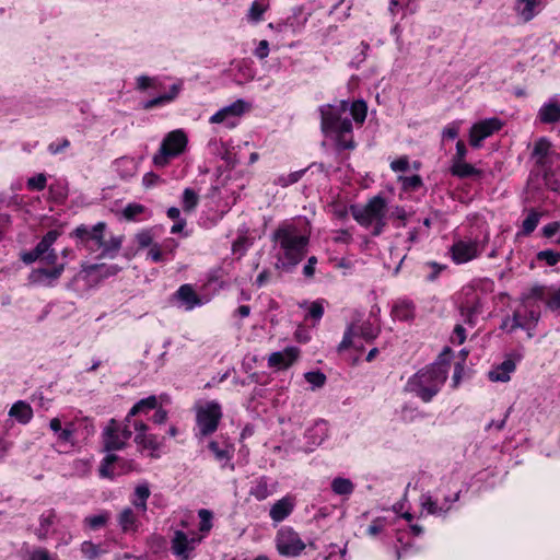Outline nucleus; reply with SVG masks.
Here are the masks:
<instances>
[{
  "label": "nucleus",
  "mask_w": 560,
  "mask_h": 560,
  "mask_svg": "<svg viewBox=\"0 0 560 560\" xmlns=\"http://www.w3.org/2000/svg\"><path fill=\"white\" fill-rule=\"evenodd\" d=\"M272 241L279 248L276 267L291 271L305 257L310 238L294 224L283 223L275 230Z\"/></svg>",
  "instance_id": "1"
},
{
  "label": "nucleus",
  "mask_w": 560,
  "mask_h": 560,
  "mask_svg": "<svg viewBox=\"0 0 560 560\" xmlns=\"http://www.w3.org/2000/svg\"><path fill=\"white\" fill-rule=\"evenodd\" d=\"M106 228L105 222H98L93 226L81 224L73 230L71 235L78 240V245L88 252L95 253L101 250V258H114L121 248L122 237L110 236L106 240Z\"/></svg>",
  "instance_id": "2"
},
{
  "label": "nucleus",
  "mask_w": 560,
  "mask_h": 560,
  "mask_svg": "<svg viewBox=\"0 0 560 560\" xmlns=\"http://www.w3.org/2000/svg\"><path fill=\"white\" fill-rule=\"evenodd\" d=\"M447 373L448 369L445 363H434L415 374L409 380L407 388L428 402L439 393L447 378Z\"/></svg>",
  "instance_id": "3"
},
{
  "label": "nucleus",
  "mask_w": 560,
  "mask_h": 560,
  "mask_svg": "<svg viewBox=\"0 0 560 560\" xmlns=\"http://www.w3.org/2000/svg\"><path fill=\"white\" fill-rule=\"evenodd\" d=\"M348 102L341 101L339 105H324L319 108L320 125L324 133L352 132V122L342 115L348 110Z\"/></svg>",
  "instance_id": "4"
},
{
  "label": "nucleus",
  "mask_w": 560,
  "mask_h": 560,
  "mask_svg": "<svg viewBox=\"0 0 560 560\" xmlns=\"http://www.w3.org/2000/svg\"><path fill=\"white\" fill-rule=\"evenodd\" d=\"M187 145V137L182 130H174L163 139L160 150L153 156V164L164 167L170 160L182 154Z\"/></svg>",
  "instance_id": "5"
},
{
  "label": "nucleus",
  "mask_w": 560,
  "mask_h": 560,
  "mask_svg": "<svg viewBox=\"0 0 560 560\" xmlns=\"http://www.w3.org/2000/svg\"><path fill=\"white\" fill-rule=\"evenodd\" d=\"M386 200L381 196H375L363 207L351 206L350 212L358 223L370 226L374 221L386 217Z\"/></svg>",
  "instance_id": "6"
},
{
  "label": "nucleus",
  "mask_w": 560,
  "mask_h": 560,
  "mask_svg": "<svg viewBox=\"0 0 560 560\" xmlns=\"http://www.w3.org/2000/svg\"><path fill=\"white\" fill-rule=\"evenodd\" d=\"M222 418L221 406L217 401H208L197 408L196 420L199 432L207 436L217 431Z\"/></svg>",
  "instance_id": "7"
},
{
  "label": "nucleus",
  "mask_w": 560,
  "mask_h": 560,
  "mask_svg": "<svg viewBox=\"0 0 560 560\" xmlns=\"http://www.w3.org/2000/svg\"><path fill=\"white\" fill-rule=\"evenodd\" d=\"M132 433L127 425L120 429L115 419H110L103 432V447L106 452L118 451L126 446Z\"/></svg>",
  "instance_id": "8"
},
{
  "label": "nucleus",
  "mask_w": 560,
  "mask_h": 560,
  "mask_svg": "<svg viewBox=\"0 0 560 560\" xmlns=\"http://www.w3.org/2000/svg\"><path fill=\"white\" fill-rule=\"evenodd\" d=\"M478 240H459L451 246L452 259L456 264H465L477 258L483 250L485 244Z\"/></svg>",
  "instance_id": "9"
},
{
  "label": "nucleus",
  "mask_w": 560,
  "mask_h": 560,
  "mask_svg": "<svg viewBox=\"0 0 560 560\" xmlns=\"http://www.w3.org/2000/svg\"><path fill=\"white\" fill-rule=\"evenodd\" d=\"M276 542L278 551L283 556H298L305 548L299 534L290 527H283L278 532Z\"/></svg>",
  "instance_id": "10"
},
{
  "label": "nucleus",
  "mask_w": 560,
  "mask_h": 560,
  "mask_svg": "<svg viewBox=\"0 0 560 560\" xmlns=\"http://www.w3.org/2000/svg\"><path fill=\"white\" fill-rule=\"evenodd\" d=\"M502 122L498 118H489L475 124L469 133V143L474 148H479L482 140L490 137L493 132L499 131Z\"/></svg>",
  "instance_id": "11"
},
{
  "label": "nucleus",
  "mask_w": 560,
  "mask_h": 560,
  "mask_svg": "<svg viewBox=\"0 0 560 560\" xmlns=\"http://www.w3.org/2000/svg\"><path fill=\"white\" fill-rule=\"evenodd\" d=\"M199 541L200 538L192 537L189 539L184 532L176 530L172 539V551L180 560H189V552L195 549L196 544Z\"/></svg>",
  "instance_id": "12"
},
{
  "label": "nucleus",
  "mask_w": 560,
  "mask_h": 560,
  "mask_svg": "<svg viewBox=\"0 0 560 560\" xmlns=\"http://www.w3.org/2000/svg\"><path fill=\"white\" fill-rule=\"evenodd\" d=\"M65 270V265L59 264L52 269L37 268L30 273V281L35 284L51 285L58 280Z\"/></svg>",
  "instance_id": "13"
},
{
  "label": "nucleus",
  "mask_w": 560,
  "mask_h": 560,
  "mask_svg": "<svg viewBox=\"0 0 560 560\" xmlns=\"http://www.w3.org/2000/svg\"><path fill=\"white\" fill-rule=\"evenodd\" d=\"M299 357V349L295 347H288L283 351L272 352L268 358V364L271 368L287 369Z\"/></svg>",
  "instance_id": "14"
},
{
  "label": "nucleus",
  "mask_w": 560,
  "mask_h": 560,
  "mask_svg": "<svg viewBox=\"0 0 560 560\" xmlns=\"http://www.w3.org/2000/svg\"><path fill=\"white\" fill-rule=\"evenodd\" d=\"M537 117L542 124H556L560 120V98L551 97L538 110Z\"/></svg>",
  "instance_id": "15"
},
{
  "label": "nucleus",
  "mask_w": 560,
  "mask_h": 560,
  "mask_svg": "<svg viewBox=\"0 0 560 560\" xmlns=\"http://www.w3.org/2000/svg\"><path fill=\"white\" fill-rule=\"evenodd\" d=\"M294 500L290 497L278 500L270 509L269 515L272 521L281 522L293 511Z\"/></svg>",
  "instance_id": "16"
},
{
  "label": "nucleus",
  "mask_w": 560,
  "mask_h": 560,
  "mask_svg": "<svg viewBox=\"0 0 560 560\" xmlns=\"http://www.w3.org/2000/svg\"><path fill=\"white\" fill-rule=\"evenodd\" d=\"M451 173L458 178H479L483 175V171L476 168L466 161L453 163Z\"/></svg>",
  "instance_id": "17"
},
{
  "label": "nucleus",
  "mask_w": 560,
  "mask_h": 560,
  "mask_svg": "<svg viewBox=\"0 0 560 560\" xmlns=\"http://www.w3.org/2000/svg\"><path fill=\"white\" fill-rule=\"evenodd\" d=\"M118 524L124 533H129L136 532L140 522L131 508H125L118 515Z\"/></svg>",
  "instance_id": "18"
},
{
  "label": "nucleus",
  "mask_w": 560,
  "mask_h": 560,
  "mask_svg": "<svg viewBox=\"0 0 560 560\" xmlns=\"http://www.w3.org/2000/svg\"><path fill=\"white\" fill-rule=\"evenodd\" d=\"M176 296L180 300L187 310H192L195 306L201 304L200 298L196 294L190 284H183L176 292Z\"/></svg>",
  "instance_id": "19"
},
{
  "label": "nucleus",
  "mask_w": 560,
  "mask_h": 560,
  "mask_svg": "<svg viewBox=\"0 0 560 560\" xmlns=\"http://www.w3.org/2000/svg\"><path fill=\"white\" fill-rule=\"evenodd\" d=\"M514 370L515 363L512 360H505L495 370L489 372V378L492 382H508Z\"/></svg>",
  "instance_id": "20"
},
{
  "label": "nucleus",
  "mask_w": 560,
  "mask_h": 560,
  "mask_svg": "<svg viewBox=\"0 0 560 560\" xmlns=\"http://www.w3.org/2000/svg\"><path fill=\"white\" fill-rule=\"evenodd\" d=\"M541 0H517L516 12L524 22L530 21L535 16V8Z\"/></svg>",
  "instance_id": "21"
},
{
  "label": "nucleus",
  "mask_w": 560,
  "mask_h": 560,
  "mask_svg": "<svg viewBox=\"0 0 560 560\" xmlns=\"http://www.w3.org/2000/svg\"><path fill=\"white\" fill-rule=\"evenodd\" d=\"M9 415L22 423H27L32 419L33 410L28 404L20 400L11 407Z\"/></svg>",
  "instance_id": "22"
},
{
  "label": "nucleus",
  "mask_w": 560,
  "mask_h": 560,
  "mask_svg": "<svg viewBox=\"0 0 560 560\" xmlns=\"http://www.w3.org/2000/svg\"><path fill=\"white\" fill-rule=\"evenodd\" d=\"M56 514L49 511L47 514H42L39 517V526L36 529V536L39 540H45L48 536L50 527L54 525Z\"/></svg>",
  "instance_id": "23"
},
{
  "label": "nucleus",
  "mask_w": 560,
  "mask_h": 560,
  "mask_svg": "<svg viewBox=\"0 0 560 560\" xmlns=\"http://www.w3.org/2000/svg\"><path fill=\"white\" fill-rule=\"evenodd\" d=\"M136 499L132 501L135 508L140 512L147 511V500L150 497V489L148 485H139L135 489Z\"/></svg>",
  "instance_id": "24"
},
{
  "label": "nucleus",
  "mask_w": 560,
  "mask_h": 560,
  "mask_svg": "<svg viewBox=\"0 0 560 560\" xmlns=\"http://www.w3.org/2000/svg\"><path fill=\"white\" fill-rule=\"evenodd\" d=\"M413 305L409 302H400L393 307L392 314L396 319L410 320L413 318Z\"/></svg>",
  "instance_id": "25"
},
{
  "label": "nucleus",
  "mask_w": 560,
  "mask_h": 560,
  "mask_svg": "<svg viewBox=\"0 0 560 560\" xmlns=\"http://www.w3.org/2000/svg\"><path fill=\"white\" fill-rule=\"evenodd\" d=\"M551 143L546 138H540L536 141L533 150V158L536 159V163L542 165L547 158Z\"/></svg>",
  "instance_id": "26"
},
{
  "label": "nucleus",
  "mask_w": 560,
  "mask_h": 560,
  "mask_svg": "<svg viewBox=\"0 0 560 560\" xmlns=\"http://www.w3.org/2000/svg\"><path fill=\"white\" fill-rule=\"evenodd\" d=\"M358 336L357 334V323H351L348 325L345 334H343V338L341 340V342L338 345L337 347V351L338 352H342L351 347H354V348H358L353 338Z\"/></svg>",
  "instance_id": "27"
},
{
  "label": "nucleus",
  "mask_w": 560,
  "mask_h": 560,
  "mask_svg": "<svg viewBox=\"0 0 560 560\" xmlns=\"http://www.w3.org/2000/svg\"><path fill=\"white\" fill-rule=\"evenodd\" d=\"M358 336L357 334V323H351L348 325L345 334H343V338L341 340V342L338 345L337 347V351L338 352H342L351 347H354V348H358L353 338Z\"/></svg>",
  "instance_id": "28"
},
{
  "label": "nucleus",
  "mask_w": 560,
  "mask_h": 560,
  "mask_svg": "<svg viewBox=\"0 0 560 560\" xmlns=\"http://www.w3.org/2000/svg\"><path fill=\"white\" fill-rule=\"evenodd\" d=\"M58 236H59L58 231H56V230L48 231L43 236L40 242L35 246V249L37 250V253L40 256H43L44 254L50 252L51 250L50 248H51L52 244L57 241Z\"/></svg>",
  "instance_id": "29"
},
{
  "label": "nucleus",
  "mask_w": 560,
  "mask_h": 560,
  "mask_svg": "<svg viewBox=\"0 0 560 560\" xmlns=\"http://www.w3.org/2000/svg\"><path fill=\"white\" fill-rule=\"evenodd\" d=\"M249 494L253 495L258 501L267 499L271 494V490L269 489L267 479L265 477L259 478L252 487Z\"/></svg>",
  "instance_id": "30"
},
{
  "label": "nucleus",
  "mask_w": 560,
  "mask_h": 560,
  "mask_svg": "<svg viewBox=\"0 0 560 560\" xmlns=\"http://www.w3.org/2000/svg\"><path fill=\"white\" fill-rule=\"evenodd\" d=\"M331 489L336 494L349 495L353 492L354 486L350 479L337 477L331 481Z\"/></svg>",
  "instance_id": "31"
},
{
  "label": "nucleus",
  "mask_w": 560,
  "mask_h": 560,
  "mask_svg": "<svg viewBox=\"0 0 560 560\" xmlns=\"http://www.w3.org/2000/svg\"><path fill=\"white\" fill-rule=\"evenodd\" d=\"M381 331L378 326H374L369 320L363 322L361 325L357 324V334L366 341L374 340Z\"/></svg>",
  "instance_id": "32"
},
{
  "label": "nucleus",
  "mask_w": 560,
  "mask_h": 560,
  "mask_svg": "<svg viewBox=\"0 0 560 560\" xmlns=\"http://www.w3.org/2000/svg\"><path fill=\"white\" fill-rule=\"evenodd\" d=\"M350 113L353 118V120L362 125L366 118L368 114V105L363 100H357L354 101L350 106Z\"/></svg>",
  "instance_id": "33"
},
{
  "label": "nucleus",
  "mask_w": 560,
  "mask_h": 560,
  "mask_svg": "<svg viewBox=\"0 0 560 560\" xmlns=\"http://www.w3.org/2000/svg\"><path fill=\"white\" fill-rule=\"evenodd\" d=\"M178 92H179V86L177 84H173L171 88V91L168 93L148 101L144 105V108H152L154 106H159L164 103L171 102L176 97Z\"/></svg>",
  "instance_id": "34"
},
{
  "label": "nucleus",
  "mask_w": 560,
  "mask_h": 560,
  "mask_svg": "<svg viewBox=\"0 0 560 560\" xmlns=\"http://www.w3.org/2000/svg\"><path fill=\"white\" fill-rule=\"evenodd\" d=\"M511 323V330H514L516 328H527V322L525 319L524 313L522 308H517L514 311L513 316L506 317L503 320L502 327H506Z\"/></svg>",
  "instance_id": "35"
},
{
  "label": "nucleus",
  "mask_w": 560,
  "mask_h": 560,
  "mask_svg": "<svg viewBox=\"0 0 560 560\" xmlns=\"http://www.w3.org/2000/svg\"><path fill=\"white\" fill-rule=\"evenodd\" d=\"M229 118L241 117L246 110L249 109V104L243 100H237L229 106L223 107Z\"/></svg>",
  "instance_id": "36"
},
{
  "label": "nucleus",
  "mask_w": 560,
  "mask_h": 560,
  "mask_svg": "<svg viewBox=\"0 0 560 560\" xmlns=\"http://www.w3.org/2000/svg\"><path fill=\"white\" fill-rule=\"evenodd\" d=\"M199 202V196L191 188H186L183 192V209L186 212L192 211Z\"/></svg>",
  "instance_id": "37"
},
{
  "label": "nucleus",
  "mask_w": 560,
  "mask_h": 560,
  "mask_svg": "<svg viewBox=\"0 0 560 560\" xmlns=\"http://www.w3.org/2000/svg\"><path fill=\"white\" fill-rule=\"evenodd\" d=\"M81 552L89 560H95L102 553H105L106 551L101 549V547L98 545H95L92 541H83L81 545Z\"/></svg>",
  "instance_id": "38"
},
{
  "label": "nucleus",
  "mask_w": 560,
  "mask_h": 560,
  "mask_svg": "<svg viewBox=\"0 0 560 560\" xmlns=\"http://www.w3.org/2000/svg\"><path fill=\"white\" fill-rule=\"evenodd\" d=\"M135 442L147 450L155 451L159 448V442L155 435L138 433L135 438Z\"/></svg>",
  "instance_id": "39"
},
{
  "label": "nucleus",
  "mask_w": 560,
  "mask_h": 560,
  "mask_svg": "<svg viewBox=\"0 0 560 560\" xmlns=\"http://www.w3.org/2000/svg\"><path fill=\"white\" fill-rule=\"evenodd\" d=\"M109 520L108 512H103L97 515L88 516L84 518V523L92 529H97L106 525Z\"/></svg>",
  "instance_id": "40"
},
{
  "label": "nucleus",
  "mask_w": 560,
  "mask_h": 560,
  "mask_svg": "<svg viewBox=\"0 0 560 560\" xmlns=\"http://www.w3.org/2000/svg\"><path fill=\"white\" fill-rule=\"evenodd\" d=\"M540 219V214L536 212L535 210H530L526 219L523 221L522 228L523 233L528 235L537 228L538 222Z\"/></svg>",
  "instance_id": "41"
},
{
  "label": "nucleus",
  "mask_w": 560,
  "mask_h": 560,
  "mask_svg": "<svg viewBox=\"0 0 560 560\" xmlns=\"http://www.w3.org/2000/svg\"><path fill=\"white\" fill-rule=\"evenodd\" d=\"M339 149L351 150L354 148V141L350 136L351 132H334Z\"/></svg>",
  "instance_id": "42"
},
{
  "label": "nucleus",
  "mask_w": 560,
  "mask_h": 560,
  "mask_svg": "<svg viewBox=\"0 0 560 560\" xmlns=\"http://www.w3.org/2000/svg\"><path fill=\"white\" fill-rule=\"evenodd\" d=\"M537 259L546 261L549 266H555L560 261V253L551 249L541 250L537 254Z\"/></svg>",
  "instance_id": "43"
},
{
  "label": "nucleus",
  "mask_w": 560,
  "mask_h": 560,
  "mask_svg": "<svg viewBox=\"0 0 560 560\" xmlns=\"http://www.w3.org/2000/svg\"><path fill=\"white\" fill-rule=\"evenodd\" d=\"M198 515L200 517L199 530L208 533L212 527V513L209 510L201 509Z\"/></svg>",
  "instance_id": "44"
},
{
  "label": "nucleus",
  "mask_w": 560,
  "mask_h": 560,
  "mask_svg": "<svg viewBox=\"0 0 560 560\" xmlns=\"http://www.w3.org/2000/svg\"><path fill=\"white\" fill-rule=\"evenodd\" d=\"M46 176L44 174H37L27 179V188L31 190L40 191L46 187Z\"/></svg>",
  "instance_id": "45"
},
{
  "label": "nucleus",
  "mask_w": 560,
  "mask_h": 560,
  "mask_svg": "<svg viewBox=\"0 0 560 560\" xmlns=\"http://www.w3.org/2000/svg\"><path fill=\"white\" fill-rule=\"evenodd\" d=\"M524 316L527 322V329L530 328V326H535L540 317V313L538 310H535L533 306L527 304V307H523Z\"/></svg>",
  "instance_id": "46"
},
{
  "label": "nucleus",
  "mask_w": 560,
  "mask_h": 560,
  "mask_svg": "<svg viewBox=\"0 0 560 560\" xmlns=\"http://www.w3.org/2000/svg\"><path fill=\"white\" fill-rule=\"evenodd\" d=\"M266 9H267L266 7H264L260 3H258L257 1H255L250 5L249 12H248V18L253 22H258L261 20L262 14L265 13Z\"/></svg>",
  "instance_id": "47"
},
{
  "label": "nucleus",
  "mask_w": 560,
  "mask_h": 560,
  "mask_svg": "<svg viewBox=\"0 0 560 560\" xmlns=\"http://www.w3.org/2000/svg\"><path fill=\"white\" fill-rule=\"evenodd\" d=\"M144 211V207L139 203H129L124 209V217L127 220H133L138 214L142 213Z\"/></svg>",
  "instance_id": "48"
},
{
  "label": "nucleus",
  "mask_w": 560,
  "mask_h": 560,
  "mask_svg": "<svg viewBox=\"0 0 560 560\" xmlns=\"http://www.w3.org/2000/svg\"><path fill=\"white\" fill-rule=\"evenodd\" d=\"M305 378L308 383L313 384L316 387H320L325 384L326 376L324 373L317 372H307L305 374Z\"/></svg>",
  "instance_id": "49"
},
{
  "label": "nucleus",
  "mask_w": 560,
  "mask_h": 560,
  "mask_svg": "<svg viewBox=\"0 0 560 560\" xmlns=\"http://www.w3.org/2000/svg\"><path fill=\"white\" fill-rule=\"evenodd\" d=\"M421 505L430 514H436L442 511V509L438 506L436 502L430 495L422 497Z\"/></svg>",
  "instance_id": "50"
},
{
  "label": "nucleus",
  "mask_w": 560,
  "mask_h": 560,
  "mask_svg": "<svg viewBox=\"0 0 560 560\" xmlns=\"http://www.w3.org/2000/svg\"><path fill=\"white\" fill-rule=\"evenodd\" d=\"M139 247L144 248L153 243V236L150 231H141L136 235Z\"/></svg>",
  "instance_id": "51"
},
{
  "label": "nucleus",
  "mask_w": 560,
  "mask_h": 560,
  "mask_svg": "<svg viewBox=\"0 0 560 560\" xmlns=\"http://www.w3.org/2000/svg\"><path fill=\"white\" fill-rule=\"evenodd\" d=\"M402 179V186L406 189H417L422 185V179L419 175H412L401 178Z\"/></svg>",
  "instance_id": "52"
},
{
  "label": "nucleus",
  "mask_w": 560,
  "mask_h": 560,
  "mask_svg": "<svg viewBox=\"0 0 560 560\" xmlns=\"http://www.w3.org/2000/svg\"><path fill=\"white\" fill-rule=\"evenodd\" d=\"M544 289L541 287H534L528 294H524L522 298V307H527L528 301L532 298L541 299Z\"/></svg>",
  "instance_id": "53"
},
{
  "label": "nucleus",
  "mask_w": 560,
  "mask_h": 560,
  "mask_svg": "<svg viewBox=\"0 0 560 560\" xmlns=\"http://www.w3.org/2000/svg\"><path fill=\"white\" fill-rule=\"evenodd\" d=\"M316 264H317V258L315 256L308 257L306 265L303 267V275L307 279H312L314 277Z\"/></svg>",
  "instance_id": "54"
},
{
  "label": "nucleus",
  "mask_w": 560,
  "mask_h": 560,
  "mask_svg": "<svg viewBox=\"0 0 560 560\" xmlns=\"http://www.w3.org/2000/svg\"><path fill=\"white\" fill-rule=\"evenodd\" d=\"M466 154H467V149H466L465 143L463 141H458L456 143V153L452 159V164L465 161Z\"/></svg>",
  "instance_id": "55"
},
{
  "label": "nucleus",
  "mask_w": 560,
  "mask_h": 560,
  "mask_svg": "<svg viewBox=\"0 0 560 560\" xmlns=\"http://www.w3.org/2000/svg\"><path fill=\"white\" fill-rule=\"evenodd\" d=\"M324 314L323 304L318 301L313 302L310 306L308 315L315 320H319Z\"/></svg>",
  "instance_id": "56"
},
{
  "label": "nucleus",
  "mask_w": 560,
  "mask_h": 560,
  "mask_svg": "<svg viewBox=\"0 0 560 560\" xmlns=\"http://www.w3.org/2000/svg\"><path fill=\"white\" fill-rule=\"evenodd\" d=\"M390 167L395 172H406L409 168V161L406 156H401L390 163Z\"/></svg>",
  "instance_id": "57"
},
{
  "label": "nucleus",
  "mask_w": 560,
  "mask_h": 560,
  "mask_svg": "<svg viewBox=\"0 0 560 560\" xmlns=\"http://www.w3.org/2000/svg\"><path fill=\"white\" fill-rule=\"evenodd\" d=\"M452 342L462 345L466 339V330L462 325H456L452 336Z\"/></svg>",
  "instance_id": "58"
},
{
  "label": "nucleus",
  "mask_w": 560,
  "mask_h": 560,
  "mask_svg": "<svg viewBox=\"0 0 560 560\" xmlns=\"http://www.w3.org/2000/svg\"><path fill=\"white\" fill-rule=\"evenodd\" d=\"M27 560H54V559L50 557L48 550H46L44 548H37L30 553Z\"/></svg>",
  "instance_id": "59"
},
{
  "label": "nucleus",
  "mask_w": 560,
  "mask_h": 560,
  "mask_svg": "<svg viewBox=\"0 0 560 560\" xmlns=\"http://www.w3.org/2000/svg\"><path fill=\"white\" fill-rule=\"evenodd\" d=\"M148 256L154 261L160 262L164 260L162 247L158 244H153L150 250L148 252Z\"/></svg>",
  "instance_id": "60"
},
{
  "label": "nucleus",
  "mask_w": 560,
  "mask_h": 560,
  "mask_svg": "<svg viewBox=\"0 0 560 560\" xmlns=\"http://www.w3.org/2000/svg\"><path fill=\"white\" fill-rule=\"evenodd\" d=\"M269 55V44L266 39L259 42L255 49V56L259 59H265Z\"/></svg>",
  "instance_id": "61"
},
{
  "label": "nucleus",
  "mask_w": 560,
  "mask_h": 560,
  "mask_svg": "<svg viewBox=\"0 0 560 560\" xmlns=\"http://www.w3.org/2000/svg\"><path fill=\"white\" fill-rule=\"evenodd\" d=\"M209 448L214 454V456L220 460L229 457L228 452L224 450H221L218 442H215V441H212L209 443Z\"/></svg>",
  "instance_id": "62"
},
{
  "label": "nucleus",
  "mask_w": 560,
  "mask_h": 560,
  "mask_svg": "<svg viewBox=\"0 0 560 560\" xmlns=\"http://www.w3.org/2000/svg\"><path fill=\"white\" fill-rule=\"evenodd\" d=\"M560 231V222H551L542 228V234L545 237H551Z\"/></svg>",
  "instance_id": "63"
},
{
  "label": "nucleus",
  "mask_w": 560,
  "mask_h": 560,
  "mask_svg": "<svg viewBox=\"0 0 560 560\" xmlns=\"http://www.w3.org/2000/svg\"><path fill=\"white\" fill-rule=\"evenodd\" d=\"M547 305L550 310H560V288L551 295Z\"/></svg>",
  "instance_id": "64"
}]
</instances>
